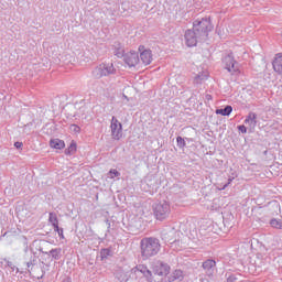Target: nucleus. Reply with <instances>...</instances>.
<instances>
[{
  "instance_id": "obj_1",
  "label": "nucleus",
  "mask_w": 282,
  "mask_h": 282,
  "mask_svg": "<svg viewBox=\"0 0 282 282\" xmlns=\"http://www.w3.org/2000/svg\"><path fill=\"white\" fill-rule=\"evenodd\" d=\"M213 30H215V25H213L210 17L195 20L193 28L185 31V45L197 47V43H206Z\"/></svg>"
},
{
  "instance_id": "obj_2",
  "label": "nucleus",
  "mask_w": 282,
  "mask_h": 282,
  "mask_svg": "<svg viewBox=\"0 0 282 282\" xmlns=\"http://www.w3.org/2000/svg\"><path fill=\"white\" fill-rule=\"evenodd\" d=\"M140 250L142 259L147 260L156 257L160 250H162V245L160 243V239L155 237H145L140 241Z\"/></svg>"
},
{
  "instance_id": "obj_3",
  "label": "nucleus",
  "mask_w": 282,
  "mask_h": 282,
  "mask_svg": "<svg viewBox=\"0 0 282 282\" xmlns=\"http://www.w3.org/2000/svg\"><path fill=\"white\" fill-rule=\"evenodd\" d=\"M153 215L158 221H164L165 219H169L171 215V204H169L166 200L154 204Z\"/></svg>"
},
{
  "instance_id": "obj_4",
  "label": "nucleus",
  "mask_w": 282,
  "mask_h": 282,
  "mask_svg": "<svg viewBox=\"0 0 282 282\" xmlns=\"http://www.w3.org/2000/svg\"><path fill=\"white\" fill-rule=\"evenodd\" d=\"M113 74H116V67L113 64L107 63L99 64L91 72L93 78H96L97 80H100L104 76H111Z\"/></svg>"
},
{
  "instance_id": "obj_5",
  "label": "nucleus",
  "mask_w": 282,
  "mask_h": 282,
  "mask_svg": "<svg viewBox=\"0 0 282 282\" xmlns=\"http://www.w3.org/2000/svg\"><path fill=\"white\" fill-rule=\"evenodd\" d=\"M130 274L132 276H140V278L144 276V279L148 282H153V273L144 264H138L137 267L132 268L130 271Z\"/></svg>"
},
{
  "instance_id": "obj_6",
  "label": "nucleus",
  "mask_w": 282,
  "mask_h": 282,
  "mask_svg": "<svg viewBox=\"0 0 282 282\" xmlns=\"http://www.w3.org/2000/svg\"><path fill=\"white\" fill-rule=\"evenodd\" d=\"M223 65L229 74H237V72H239V66L237 65V61H235L232 53L223 57Z\"/></svg>"
},
{
  "instance_id": "obj_7",
  "label": "nucleus",
  "mask_w": 282,
  "mask_h": 282,
  "mask_svg": "<svg viewBox=\"0 0 282 282\" xmlns=\"http://www.w3.org/2000/svg\"><path fill=\"white\" fill-rule=\"evenodd\" d=\"M110 131L112 140H122V123L118 121V118L112 117L110 121Z\"/></svg>"
},
{
  "instance_id": "obj_8",
  "label": "nucleus",
  "mask_w": 282,
  "mask_h": 282,
  "mask_svg": "<svg viewBox=\"0 0 282 282\" xmlns=\"http://www.w3.org/2000/svg\"><path fill=\"white\" fill-rule=\"evenodd\" d=\"M202 268L206 276H209V279H213L215 276V273H217V262L213 259L205 260Z\"/></svg>"
},
{
  "instance_id": "obj_9",
  "label": "nucleus",
  "mask_w": 282,
  "mask_h": 282,
  "mask_svg": "<svg viewBox=\"0 0 282 282\" xmlns=\"http://www.w3.org/2000/svg\"><path fill=\"white\" fill-rule=\"evenodd\" d=\"M122 56L128 67H135V65L140 63V55L135 51H130L129 53H126Z\"/></svg>"
},
{
  "instance_id": "obj_10",
  "label": "nucleus",
  "mask_w": 282,
  "mask_h": 282,
  "mask_svg": "<svg viewBox=\"0 0 282 282\" xmlns=\"http://www.w3.org/2000/svg\"><path fill=\"white\" fill-rule=\"evenodd\" d=\"M154 274L158 276H166L171 272V265L163 261H158L153 269Z\"/></svg>"
},
{
  "instance_id": "obj_11",
  "label": "nucleus",
  "mask_w": 282,
  "mask_h": 282,
  "mask_svg": "<svg viewBox=\"0 0 282 282\" xmlns=\"http://www.w3.org/2000/svg\"><path fill=\"white\" fill-rule=\"evenodd\" d=\"M139 52H141L139 61H141L143 65H151V63H153V53L151 50H144V46H139Z\"/></svg>"
},
{
  "instance_id": "obj_12",
  "label": "nucleus",
  "mask_w": 282,
  "mask_h": 282,
  "mask_svg": "<svg viewBox=\"0 0 282 282\" xmlns=\"http://www.w3.org/2000/svg\"><path fill=\"white\" fill-rule=\"evenodd\" d=\"M272 65H273L274 72H276V74H282V53L275 54Z\"/></svg>"
},
{
  "instance_id": "obj_13",
  "label": "nucleus",
  "mask_w": 282,
  "mask_h": 282,
  "mask_svg": "<svg viewBox=\"0 0 282 282\" xmlns=\"http://www.w3.org/2000/svg\"><path fill=\"white\" fill-rule=\"evenodd\" d=\"M169 282H175V281H184V271L176 269L172 272L171 275L167 276Z\"/></svg>"
},
{
  "instance_id": "obj_14",
  "label": "nucleus",
  "mask_w": 282,
  "mask_h": 282,
  "mask_svg": "<svg viewBox=\"0 0 282 282\" xmlns=\"http://www.w3.org/2000/svg\"><path fill=\"white\" fill-rule=\"evenodd\" d=\"M174 236H175V230L173 229H170L169 231L166 230L162 231V237L164 241H167V243L175 242V238H173Z\"/></svg>"
},
{
  "instance_id": "obj_15",
  "label": "nucleus",
  "mask_w": 282,
  "mask_h": 282,
  "mask_svg": "<svg viewBox=\"0 0 282 282\" xmlns=\"http://www.w3.org/2000/svg\"><path fill=\"white\" fill-rule=\"evenodd\" d=\"M62 252H63V249L55 248V249H51L48 252H45V254H51L54 261H59V259L63 257Z\"/></svg>"
},
{
  "instance_id": "obj_16",
  "label": "nucleus",
  "mask_w": 282,
  "mask_h": 282,
  "mask_svg": "<svg viewBox=\"0 0 282 282\" xmlns=\"http://www.w3.org/2000/svg\"><path fill=\"white\" fill-rule=\"evenodd\" d=\"M215 113L217 116H230L232 113V106L227 105L225 108L216 109Z\"/></svg>"
},
{
  "instance_id": "obj_17",
  "label": "nucleus",
  "mask_w": 282,
  "mask_h": 282,
  "mask_svg": "<svg viewBox=\"0 0 282 282\" xmlns=\"http://www.w3.org/2000/svg\"><path fill=\"white\" fill-rule=\"evenodd\" d=\"M245 124H250V127H257V113L249 112V115L245 119Z\"/></svg>"
},
{
  "instance_id": "obj_18",
  "label": "nucleus",
  "mask_w": 282,
  "mask_h": 282,
  "mask_svg": "<svg viewBox=\"0 0 282 282\" xmlns=\"http://www.w3.org/2000/svg\"><path fill=\"white\" fill-rule=\"evenodd\" d=\"M50 147H52V149H65V141L61 140V139H52L50 141Z\"/></svg>"
},
{
  "instance_id": "obj_19",
  "label": "nucleus",
  "mask_w": 282,
  "mask_h": 282,
  "mask_svg": "<svg viewBox=\"0 0 282 282\" xmlns=\"http://www.w3.org/2000/svg\"><path fill=\"white\" fill-rule=\"evenodd\" d=\"M48 221L53 226V228H56V230L58 229V216H56V213L51 212L48 214Z\"/></svg>"
},
{
  "instance_id": "obj_20",
  "label": "nucleus",
  "mask_w": 282,
  "mask_h": 282,
  "mask_svg": "<svg viewBox=\"0 0 282 282\" xmlns=\"http://www.w3.org/2000/svg\"><path fill=\"white\" fill-rule=\"evenodd\" d=\"M208 76L204 73H198L195 77H194V83L195 85H202L204 83V80H207Z\"/></svg>"
},
{
  "instance_id": "obj_21",
  "label": "nucleus",
  "mask_w": 282,
  "mask_h": 282,
  "mask_svg": "<svg viewBox=\"0 0 282 282\" xmlns=\"http://www.w3.org/2000/svg\"><path fill=\"white\" fill-rule=\"evenodd\" d=\"M270 226L272 228H276L278 230H282V219L272 218L270 220Z\"/></svg>"
},
{
  "instance_id": "obj_22",
  "label": "nucleus",
  "mask_w": 282,
  "mask_h": 282,
  "mask_svg": "<svg viewBox=\"0 0 282 282\" xmlns=\"http://www.w3.org/2000/svg\"><path fill=\"white\" fill-rule=\"evenodd\" d=\"M76 151V142L72 141L68 149L65 150L66 155H74V152Z\"/></svg>"
},
{
  "instance_id": "obj_23",
  "label": "nucleus",
  "mask_w": 282,
  "mask_h": 282,
  "mask_svg": "<svg viewBox=\"0 0 282 282\" xmlns=\"http://www.w3.org/2000/svg\"><path fill=\"white\" fill-rule=\"evenodd\" d=\"M110 256H111V250L101 249V251H100L101 261L107 259V257H110Z\"/></svg>"
},
{
  "instance_id": "obj_24",
  "label": "nucleus",
  "mask_w": 282,
  "mask_h": 282,
  "mask_svg": "<svg viewBox=\"0 0 282 282\" xmlns=\"http://www.w3.org/2000/svg\"><path fill=\"white\" fill-rule=\"evenodd\" d=\"M176 142H177L178 149H184V147H186V141L182 137H177Z\"/></svg>"
},
{
  "instance_id": "obj_25",
  "label": "nucleus",
  "mask_w": 282,
  "mask_h": 282,
  "mask_svg": "<svg viewBox=\"0 0 282 282\" xmlns=\"http://www.w3.org/2000/svg\"><path fill=\"white\" fill-rule=\"evenodd\" d=\"M69 131H70V133H80V127L73 123V124L69 126Z\"/></svg>"
},
{
  "instance_id": "obj_26",
  "label": "nucleus",
  "mask_w": 282,
  "mask_h": 282,
  "mask_svg": "<svg viewBox=\"0 0 282 282\" xmlns=\"http://www.w3.org/2000/svg\"><path fill=\"white\" fill-rule=\"evenodd\" d=\"M29 263H32V264L35 265V268H36V263H37L36 254H34V253H32V252L30 253Z\"/></svg>"
},
{
  "instance_id": "obj_27",
  "label": "nucleus",
  "mask_w": 282,
  "mask_h": 282,
  "mask_svg": "<svg viewBox=\"0 0 282 282\" xmlns=\"http://www.w3.org/2000/svg\"><path fill=\"white\" fill-rule=\"evenodd\" d=\"M55 232H57L59 239H65V236L63 235V228L58 227L57 225V229L53 228Z\"/></svg>"
},
{
  "instance_id": "obj_28",
  "label": "nucleus",
  "mask_w": 282,
  "mask_h": 282,
  "mask_svg": "<svg viewBox=\"0 0 282 282\" xmlns=\"http://www.w3.org/2000/svg\"><path fill=\"white\" fill-rule=\"evenodd\" d=\"M109 173L111 180H113V177H120V172H118V170H110Z\"/></svg>"
},
{
  "instance_id": "obj_29",
  "label": "nucleus",
  "mask_w": 282,
  "mask_h": 282,
  "mask_svg": "<svg viewBox=\"0 0 282 282\" xmlns=\"http://www.w3.org/2000/svg\"><path fill=\"white\" fill-rule=\"evenodd\" d=\"M153 176H148L147 178H145V184H148V186H150V188H153V183H151V182H153V178H152Z\"/></svg>"
},
{
  "instance_id": "obj_30",
  "label": "nucleus",
  "mask_w": 282,
  "mask_h": 282,
  "mask_svg": "<svg viewBox=\"0 0 282 282\" xmlns=\"http://www.w3.org/2000/svg\"><path fill=\"white\" fill-rule=\"evenodd\" d=\"M25 264L28 268V272H32V270H34V268H36L32 262H29V261H26Z\"/></svg>"
},
{
  "instance_id": "obj_31",
  "label": "nucleus",
  "mask_w": 282,
  "mask_h": 282,
  "mask_svg": "<svg viewBox=\"0 0 282 282\" xmlns=\"http://www.w3.org/2000/svg\"><path fill=\"white\" fill-rule=\"evenodd\" d=\"M238 131H240V133H248V128H246V126L241 124V126H238Z\"/></svg>"
},
{
  "instance_id": "obj_32",
  "label": "nucleus",
  "mask_w": 282,
  "mask_h": 282,
  "mask_svg": "<svg viewBox=\"0 0 282 282\" xmlns=\"http://www.w3.org/2000/svg\"><path fill=\"white\" fill-rule=\"evenodd\" d=\"M14 147H15V149H21V148L23 147V142L17 141V142L14 143Z\"/></svg>"
},
{
  "instance_id": "obj_33",
  "label": "nucleus",
  "mask_w": 282,
  "mask_h": 282,
  "mask_svg": "<svg viewBox=\"0 0 282 282\" xmlns=\"http://www.w3.org/2000/svg\"><path fill=\"white\" fill-rule=\"evenodd\" d=\"M62 282H72V278L69 276H64V279L62 280Z\"/></svg>"
},
{
  "instance_id": "obj_34",
  "label": "nucleus",
  "mask_w": 282,
  "mask_h": 282,
  "mask_svg": "<svg viewBox=\"0 0 282 282\" xmlns=\"http://www.w3.org/2000/svg\"><path fill=\"white\" fill-rule=\"evenodd\" d=\"M206 100H213V96L206 95Z\"/></svg>"
},
{
  "instance_id": "obj_35",
  "label": "nucleus",
  "mask_w": 282,
  "mask_h": 282,
  "mask_svg": "<svg viewBox=\"0 0 282 282\" xmlns=\"http://www.w3.org/2000/svg\"><path fill=\"white\" fill-rule=\"evenodd\" d=\"M7 264H8L9 268H13V265H14V264H13L12 262H10V261H8Z\"/></svg>"
},
{
  "instance_id": "obj_36",
  "label": "nucleus",
  "mask_w": 282,
  "mask_h": 282,
  "mask_svg": "<svg viewBox=\"0 0 282 282\" xmlns=\"http://www.w3.org/2000/svg\"><path fill=\"white\" fill-rule=\"evenodd\" d=\"M230 182H232V178H229V183L228 184H230Z\"/></svg>"
},
{
  "instance_id": "obj_37",
  "label": "nucleus",
  "mask_w": 282,
  "mask_h": 282,
  "mask_svg": "<svg viewBox=\"0 0 282 282\" xmlns=\"http://www.w3.org/2000/svg\"><path fill=\"white\" fill-rule=\"evenodd\" d=\"M40 252L45 253L43 250H40Z\"/></svg>"
},
{
  "instance_id": "obj_38",
  "label": "nucleus",
  "mask_w": 282,
  "mask_h": 282,
  "mask_svg": "<svg viewBox=\"0 0 282 282\" xmlns=\"http://www.w3.org/2000/svg\"><path fill=\"white\" fill-rule=\"evenodd\" d=\"M40 252L45 253L43 250H40Z\"/></svg>"
},
{
  "instance_id": "obj_39",
  "label": "nucleus",
  "mask_w": 282,
  "mask_h": 282,
  "mask_svg": "<svg viewBox=\"0 0 282 282\" xmlns=\"http://www.w3.org/2000/svg\"><path fill=\"white\" fill-rule=\"evenodd\" d=\"M118 56H122V54L119 53Z\"/></svg>"
},
{
  "instance_id": "obj_40",
  "label": "nucleus",
  "mask_w": 282,
  "mask_h": 282,
  "mask_svg": "<svg viewBox=\"0 0 282 282\" xmlns=\"http://www.w3.org/2000/svg\"><path fill=\"white\" fill-rule=\"evenodd\" d=\"M226 186H228V184H226V185L224 186V188H226Z\"/></svg>"
},
{
  "instance_id": "obj_41",
  "label": "nucleus",
  "mask_w": 282,
  "mask_h": 282,
  "mask_svg": "<svg viewBox=\"0 0 282 282\" xmlns=\"http://www.w3.org/2000/svg\"><path fill=\"white\" fill-rule=\"evenodd\" d=\"M6 235H8V232H6V234L3 235V237H6Z\"/></svg>"
}]
</instances>
